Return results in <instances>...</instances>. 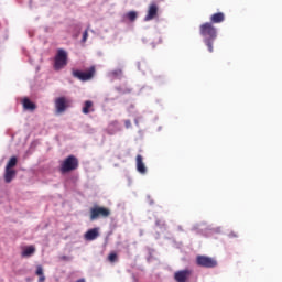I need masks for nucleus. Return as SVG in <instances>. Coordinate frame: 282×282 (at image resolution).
Here are the masks:
<instances>
[{
	"label": "nucleus",
	"instance_id": "obj_19",
	"mask_svg": "<svg viewBox=\"0 0 282 282\" xmlns=\"http://www.w3.org/2000/svg\"><path fill=\"white\" fill-rule=\"evenodd\" d=\"M126 18L133 23V21H135V19H138V12L130 11L126 14Z\"/></svg>",
	"mask_w": 282,
	"mask_h": 282
},
{
	"label": "nucleus",
	"instance_id": "obj_2",
	"mask_svg": "<svg viewBox=\"0 0 282 282\" xmlns=\"http://www.w3.org/2000/svg\"><path fill=\"white\" fill-rule=\"evenodd\" d=\"M89 219L90 221H96L97 219H107V217L111 216V209L98 205H94L89 210Z\"/></svg>",
	"mask_w": 282,
	"mask_h": 282
},
{
	"label": "nucleus",
	"instance_id": "obj_11",
	"mask_svg": "<svg viewBox=\"0 0 282 282\" xmlns=\"http://www.w3.org/2000/svg\"><path fill=\"white\" fill-rule=\"evenodd\" d=\"M17 177V171L13 169H4V182L6 184H10Z\"/></svg>",
	"mask_w": 282,
	"mask_h": 282
},
{
	"label": "nucleus",
	"instance_id": "obj_23",
	"mask_svg": "<svg viewBox=\"0 0 282 282\" xmlns=\"http://www.w3.org/2000/svg\"><path fill=\"white\" fill-rule=\"evenodd\" d=\"M126 129H131V120L124 121Z\"/></svg>",
	"mask_w": 282,
	"mask_h": 282
},
{
	"label": "nucleus",
	"instance_id": "obj_4",
	"mask_svg": "<svg viewBox=\"0 0 282 282\" xmlns=\"http://www.w3.org/2000/svg\"><path fill=\"white\" fill-rule=\"evenodd\" d=\"M78 158L75 155H68L59 165L61 173H72L78 169Z\"/></svg>",
	"mask_w": 282,
	"mask_h": 282
},
{
	"label": "nucleus",
	"instance_id": "obj_10",
	"mask_svg": "<svg viewBox=\"0 0 282 282\" xmlns=\"http://www.w3.org/2000/svg\"><path fill=\"white\" fill-rule=\"evenodd\" d=\"M137 171L141 175H147V165H144V159L142 158L141 154L137 155Z\"/></svg>",
	"mask_w": 282,
	"mask_h": 282
},
{
	"label": "nucleus",
	"instance_id": "obj_6",
	"mask_svg": "<svg viewBox=\"0 0 282 282\" xmlns=\"http://www.w3.org/2000/svg\"><path fill=\"white\" fill-rule=\"evenodd\" d=\"M94 74H96V67L91 66L87 72L83 70H73L74 78H78V80L87 82L94 78Z\"/></svg>",
	"mask_w": 282,
	"mask_h": 282
},
{
	"label": "nucleus",
	"instance_id": "obj_20",
	"mask_svg": "<svg viewBox=\"0 0 282 282\" xmlns=\"http://www.w3.org/2000/svg\"><path fill=\"white\" fill-rule=\"evenodd\" d=\"M110 76H112L113 78H122V69L118 68L116 70H112L110 73Z\"/></svg>",
	"mask_w": 282,
	"mask_h": 282
},
{
	"label": "nucleus",
	"instance_id": "obj_9",
	"mask_svg": "<svg viewBox=\"0 0 282 282\" xmlns=\"http://www.w3.org/2000/svg\"><path fill=\"white\" fill-rule=\"evenodd\" d=\"M55 109L57 113L65 112V109H67V99L65 97H58L55 99Z\"/></svg>",
	"mask_w": 282,
	"mask_h": 282
},
{
	"label": "nucleus",
	"instance_id": "obj_21",
	"mask_svg": "<svg viewBox=\"0 0 282 282\" xmlns=\"http://www.w3.org/2000/svg\"><path fill=\"white\" fill-rule=\"evenodd\" d=\"M108 261H109L110 263H116V261H118V253H116V252L109 253V256H108Z\"/></svg>",
	"mask_w": 282,
	"mask_h": 282
},
{
	"label": "nucleus",
	"instance_id": "obj_15",
	"mask_svg": "<svg viewBox=\"0 0 282 282\" xmlns=\"http://www.w3.org/2000/svg\"><path fill=\"white\" fill-rule=\"evenodd\" d=\"M36 252V248L34 246L25 247L21 253L22 257H32Z\"/></svg>",
	"mask_w": 282,
	"mask_h": 282
},
{
	"label": "nucleus",
	"instance_id": "obj_22",
	"mask_svg": "<svg viewBox=\"0 0 282 282\" xmlns=\"http://www.w3.org/2000/svg\"><path fill=\"white\" fill-rule=\"evenodd\" d=\"M87 39H89V28L84 31L82 42L86 43Z\"/></svg>",
	"mask_w": 282,
	"mask_h": 282
},
{
	"label": "nucleus",
	"instance_id": "obj_1",
	"mask_svg": "<svg viewBox=\"0 0 282 282\" xmlns=\"http://www.w3.org/2000/svg\"><path fill=\"white\" fill-rule=\"evenodd\" d=\"M199 34L203 36L208 52L213 54V45H215V40L217 39V28H215L210 22H205L199 26Z\"/></svg>",
	"mask_w": 282,
	"mask_h": 282
},
{
	"label": "nucleus",
	"instance_id": "obj_5",
	"mask_svg": "<svg viewBox=\"0 0 282 282\" xmlns=\"http://www.w3.org/2000/svg\"><path fill=\"white\" fill-rule=\"evenodd\" d=\"M196 265L199 268H217V260L207 256H197Z\"/></svg>",
	"mask_w": 282,
	"mask_h": 282
},
{
	"label": "nucleus",
	"instance_id": "obj_14",
	"mask_svg": "<svg viewBox=\"0 0 282 282\" xmlns=\"http://www.w3.org/2000/svg\"><path fill=\"white\" fill-rule=\"evenodd\" d=\"M22 105L26 111H34L36 109V104L32 102L30 99L24 98Z\"/></svg>",
	"mask_w": 282,
	"mask_h": 282
},
{
	"label": "nucleus",
	"instance_id": "obj_26",
	"mask_svg": "<svg viewBox=\"0 0 282 282\" xmlns=\"http://www.w3.org/2000/svg\"><path fill=\"white\" fill-rule=\"evenodd\" d=\"M139 69H142V68L140 67V65H139Z\"/></svg>",
	"mask_w": 282,
	"mask_h": 282
},
{
	"label": "nucleus",
	"instance_id": "obj_7",
	"mask_svg": "<svg viewBox=\"0 0 282 282\" xmlns=\"http://www.w3.org/2000/svg\"><path fill=\"white\" fill-rule=\"evenodd\" d=\"M192 275H193V270L191 269L180 270L174 273V281L188 282Z\"/></svg>",
	"mask_w": 282,
	"mask_h": 282
},
{
	"label": "nucleus",
	"instance_id": "obj_8",
	"mask_svg": "<svg viewBox=\"0 0 282 282\" xmlns=\"http://www.w3.org/2000/svg\"><path fill=\"white\" fill-rule=\"evenodd\" d=\"M160 11V7L155 2H151L148 7V13L144 17V21H153V19H158V12Z\"/></svg>",
	"mask_w": 282,
	"mask_h": 282
},
{
	"label": "nucleus",
	"instance_id": "obj_18",
	"mask_svg": "<svg viewBox=\"0 0 282 282\" xmlns=\"http://www.w3.org/2000/svg\"><path fill=\"white\" fill-rule=\"evenodd\" d=\"M17 162H18L17 156H11L6 165V169H14V166H17Z\"/></svg>",
	"mask_w": 282,
	"mask_h": 282
},
{
	"label": "nucleus",
	"instance_id": "obj_3",
	"mask_svg": "<svg viewBox=\"0 0 282 282\" xmlns=\"http://www.w3.org/2000/svg\"><path fill=\"white\" fill-rule=\"evenodd\" d=\"M67 61H68L67 51L63 48H58L54 57L53 67L55 72H61V69H65V67H67Z\"/></svg>",
	"mask_w": 282,
	"mask_h": 282
},
{
	"label": "nucleus",
	"instance_id": "obj_12",
	"mask_svg": "<svg viewBox=\"0 0 282 282\" xmlns=\"http://www.w3.org/2000/svg\"><path fill=\"white\" fill-rule=\"evenodd\" d=\"M99 235L100 234L98 232V228H93V229H89L85 234V239H86V241H94V240L98 239Z\"/></svg>",
	"mask_w": 282,
	"mask_h": 282
},
{
	"label": "nucleus",
	"instance_id": "obj_13",
	"mask_svg": "<svg viewBox=\"0 0 282 282\" xmlns=\"http://www.w3.org/2000/svg\"><path fill=\"white\" fill-rule=\"evenodd\" d=\"M224 21H226V15L224 14V12H218L212 14L209 23H212L213 25V23H224Z\"/></svg>",
	"mask_w": 282,
	"mask_h": 282
},
{
	"label": "nucleus",
	"instance_id": "obj_25",
	"mask_svg": "<svg viewBox=\"0 0 282 282\" xmlns=\"http://www.w3.org/2000/svg\"><path fill=\"white\" fill-rule=\"evenodd\" d=\"M118 124V122L117 121H113L111 124H110V127H116Z\"/></svg>",
	"mask_w": 282,
	"mask_h": 282
},
{
	"label": "nucleus",
	"instance_id": "obj_24",
	"mask_svg": "<svg viewBox=\"0 0 282 282\" xmlns=\"http://www.w3.org/2000/svg\"><path fill=\"white\" fill-rule=\"evenodd\" d=\"M229 237H239V235H238V234H235V231H231V232L229 234Z\"/></svg>",
	"mask_w": 282,
	"mask_h": 282
},
{
	"label": "nucleus",
	"instance_id": "obj_17",
	"mask_svg": "<svg viewBox=\"0 0 282 282\" xmlns=\"http://www.w3.org/2000/svg\"><path fill=\"white\" fill-rule=\"evenodd\" d=\"M35 274H36V276H40L37 282H45V275L43 274V267L42 265L36 267Z\"/></svg>",
	"mask_w": 282,
	"mask_h": 282
},
{
	"label": "nucleus",
	"instance_id": "obj_16",
	"mask_svg": "<svg viewBox=\"0 0 282 282\" xmlns=\"http://www.w3.org/2000/svg\"><path fill=\"white\" fill-rule=\"evenodd\" d=\"M93 107H94V102L91 100L85 101L83 110H82L83 113L87 115L90 111H94Z\"/></svg>",
	"mask_w": 282,
	"mask_h": 282
}]
</instances>
